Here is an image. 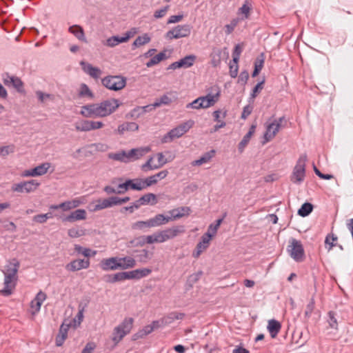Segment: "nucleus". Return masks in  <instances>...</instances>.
I'll return each instance as SVG.
<instances>
[{"label":"nucleus","instance_id":"37","mask_svg":"<svg viewBox=\"0 0 353 353\" xmlns=\"http://www.w3.org/2000/svg\"><path fill=\"white\" fill-rule=\"evenodd\" d=\"M69 31L70 33L73 34L79 40L86 41L83 30L81 26L77 25L70 26L69 28Z\"/></svg>","mask_w":353,"mask_h":353},{"label":"nucleus","instance_id":"39","mask_svg":"<svg viewBox=\"0 0 353 353\" xmlns=\"http://www.w3.org/2000/svg\"><path fill=\"white\" fill-rule=\"evenodd\" d=\"M167 58L166 54L165 52H161L158 54L153 57L149 61L146 63V66L148 68H150L154 65L158 64L161 61Z\"/></svg>","mask_w":353,"mask_h":353},{"label":"nucleus","instance_id":"12","mask_svg":"<svg viewBox=\"0 0 353 353\" xmlns=\"http://www.w3.org/2000/svg\"><path fill=\"white\" fill-rule=\"evenodd\" d=\"M39 185L40 183L37 180L31 179L15 183L12 186L11 189L13 192L19 193H31L34 192Z\"/></svg>","mask_w":353,"mask_h":353},{"label":"nucleus","instance_id":"44","mask_svg":"<svg viewBox=\"0 0 353 353\" xmlns=\"http://www.w3.org/2000/svg\"><path fill=\"white\" fill-rule=\"evenodd\" d=\"M79 95L81 97H88L90 99L94 98V94L85 83L81 84Z\"/></svg>","mask_w":353,"mask_h":353},{"label":"nucleus","instance_id":"9","mask_svg":"<svg viewBox=\"0 0 353 353\" xmlns=\"http://www.w3.org/2000/svg\"><path fill=\"white\" fill-rule=\"evenodd\" d=\"M101 83L108 90L119 91L125 87L126 78L119 75H109L101 79Z\"/></svg>","mask_w":353,"mask_h":353},{"label":"nucleus","instance_id":"61","mask_svg":"<svg viewBox=\"0 0 353 353\" xmlns=\"http://www.w3.org/2000/svg\"><path fill=\"white\" fill-rule=\"evenodd\" d=\"M14 145L0 147V156H6L10 153H12L14 152Z\"/></svg>","mask_w":353,"mask_h":353},{"label":"nucleus","instance_id":"2","mask_svg":"<svg viewBox=\"0 0 353 353\" xmlns=\"http://www.w3.org/2000/svg\"><path fill=\"white\" fill-rule=\"evenodd\" d=\"M184 232L183 226H176L148 236L145 243H163Z\"/></svg>","mask_w":353,"mask_h":353},{"label":"nucleus","instance_id":"56","mask_svg":"<svg viewBox=\"0 0 353 353\" xmlns=\"http://www.w3.org/2000/svg\"><path fill=\"white\" fill-rule=\"evenodd\" d=\"M70 326V323H65V322H63L60 327L58 335L66 339Z\"/></svg>","mask_w":353,"mask_h":353},{"label":"nucleus","instance_id":"55","mask_svg":"<svg viewBox=\"0 0 353 353\" xmlns=\"http://www.w3.org/2000/svg\"><path fill=\"white\" fill-rule=\"evenodd\" d=\"M265 61L264 54L261 53L259 56H258L254 61V68L261 70Z\"/></svg>","mask_w":353,"mask_h":353},{"label":"nucleus","instance_id":"60","mask_svg":"<svg viewBox=\"0 0 353 353\" xmlns=\"http://www.w3.org/2000/svg\"><path fill=\"white\" fill-rule=\"evenodd\" d=\"M250 9L251 5L249 3L248 1H245V3L240 8L239 10L242 14H245V18H248Z\"/></svg>","mask_w":353,"mask_h":353},{"label":"nucleus","instance_id":"10","mask_svg":"<svg viewBox=\"0 0 353 353\" xmlns=\"http://www.w3.org/2000/svg\"><path fill=\"white\" fill-rule=\"evenodd\" d=\"M285 121V117H281L278 119H274L266 125V130L264 134V142L267 143L273 139L282 127V123Z\"/></svg>","mask_w":353,"mask_h":353},{"label":"nucleus","instance_id":"11","mask_svg":"<svg viewBox=\"0 0 353 353\" xmlns=\"http://www.w3.org/2000/svg\"><path fill=\"white\" fill-rule=\"evenodd\" d=\"M192 27L190 25H178L166 32L165 37L168 39H180L189 37L191 34Z\"/></svg>","mask_w":353,"mask_h":353},{"label":"nucleus","instance_id":"6","mask_svg":"<svg viewBox=\"0 0 353 353\" xmlns=\"http://www.w3.org/2000/svg\"><path fill=\"white\" fill-rule=\"evenodd\" d=\"M152 272L149 268L137 269L130 272H120L114 274L116 282L123 281L130 279H140L148 276Z\"/></svg>","mask_w":353,"mask_h":353},{"label":"nucleus","instance_id":"5","mask_svg":"<svg viewBox=\"0 0 353 353\" xmlns=\"http://www.w3.org/2000/svg\"><path fill=\"white\" fill-rule=\"evenodd\" d=\"M306 161V154H302L299 157L290 176V179L292 183L300 184L304 181L305 176Z\"/></svg>","mask_w":353,"mask_h":353},{"label":"nucleus","instance_id":"42","mask_svg":"<svg viewBox=\"0 0 353 353\" xmlns=\"http://www.w3.org/2000/svg\"><path fill=\"white\" fill-rule=\"evenodd\" d=\"M140 201H142L143 205H147L148 203L154 205L157 202V196L153 193H148L143 195L141 197H140Z\"/></svg>","mask_w":353,"mask_h":353},{"label":"nucleus","instance_id":"15","mask_svg":"<svg viewBox=\"0 0 353 353\" xmlns=\"http://www.w3.org/2000/svg\"><path fill=\"white\" fill-rule=\"evenodd\" d=\"M287 250L290 256L296 262L303 261L305 254L302 244H289Z\"/></svg>","mask_w":353,"mask_h":353},{"label":"nucleus","instance_id":"18","mask_svg":"<svg viewBox=\"0 0 353 353\" xmlns=\"http://www.w3.org/2000/svg\"><path fill=\"white\" fill-rule=\"evenodd\" d=\"M150 151V147H141L132 148L128 152L129 162L134 161L143 157Z\"/></svg>","mask_w":353,"mask_h":353},{"label":"nucleus","instance_id":"16","mask_svg":"<svg viewBox=\"0 0 353 353\" xmlns=\"http://www.w3.org/2000/svg\"><path fill=\"white\" fill-rule=\"evenodd\" d=\"M99 266L103 271H114L119 270V256L103 259Z\"/></svg>","mask_w":353,"mask_h":353},{"label":"nucleus","instance_id":"26","mask_svg":"<svg viewBox=\"0 0 353 353\" xmlns=\"http://www.w3.org/2000/svg\"><path fill=\"white\" fill-rule=\"evenodd\" d=\"M130 37L131 34L129 32H126L124 37L112 36L106 40L105 45L108 47L113 48L121 43L128 41Z\"/></svg>","mask_w":353,"mask_h":353},{"label":"nucleus","instance_id":"17","mask_svg":"<svg viewBox=\"0 0 353 353\" xmlns=\"http://www.w3.org/2000/svg\"><path fill=\"white\" fill-rule=\"evenodd\" d=\"M90 265L88 259H76L66 265L65 268L70 272H75L81 269H86Z\"/></svg>","mask_w":353,"mask_h":353},{"label":"nucleus","instance_id":"64","mask_svg":"<svg viewBox=\"0 0 353 353\" xmlns=\"http://www.w3.org/2000/svg\"><path fill=\"white\" fill-rule=\"evenodd\" d=\"M253 110V106L250 105H247L243 108L241 118L242 119H246L249 115L251 114Z\"/></svg>","mask_w":353,"mask_h":353},{"label":"nucleus","instance_id":"40","mask_svg":"<svg viewBox=\"0 0 353 353\" xmlns=\"http://www.w3.org/2000/svg\"><path fill=\"white\" fill-rule=\"evenodd\" d=\"M151 39L148 34H144L142 36H139L133 42L132 46L134 48H138L143 46L150 41Z\"/></svg>","mask_w":353,"mask_h":353},{"label":"nucleus","instance_id":"20","mask_svg":"<svg viewBox=\"0 0 353 353\" xmlns=\"http://www.w3.org/2000/svg\"><path fill=\"white\" fill-rule=\"evenodd\" d=\"M222 221L223 219H219L216 221L215 223L210 224L207 232L203 235L202 241L201 243H209V241L212 239V237L216 234L217 230Z\"/></svg>","mask_w":353,"mask_h":353},{"label":"nucleus","instance_id":"52","mask_svg":"<svg viewBox=\"0 0 353 353\" xmlns=\"http://www.w3.org/2000/svg\"><path fill=\"white\" fill-rule=\"evenodd\" d=\"M208 244H197L195 250L192 252V256L197 259L200 256L201 252L208 248Z\"/></svg>","mask_w":353,"mask_h":353},{"label":"nucleus","instance_id":"50","mask_svg":"<svg viewBox=\"0 0 353 353\" xmlns=\"http://www.w3.org/2000/svg\"><path fill=\"white\" fill-rule=\"evenodd\" d=\"M36 94L40 102L43 103L47 100H54V96L50 94H46L43 92L38 90L36 92Z\"/></svg>","mask_w":353,"mask_h":353},{"label":"nucleus","instance_id":"3","mask_svg":"<svg viewBox=\"0 0 353 353\" xmlns=\"http://www.w3.org/2000/svg\"><path fill=\"white\" fill-rule=\"evenodd\" d=\"M155 252L154 244H137V248L131 254L139 262L146 263L154 257Z\"/></svg>","mask_w":353,"mask_h":353},{"label":"nucleus","instance_id":"4","mask_svg":"<svg viewBox=\"0 0 353 353\" xmlns=\"http://www.w3.org/2000/svg\"><path fill=\"white\" fill-rule=\"evenodd\" d=\"M194 121L188 120L176 128L170 130L162 139V142H171L173 139L182 137L184 134L189 131L193 127Z\"/></svg>","mask_w":353,"mask_h":353},{"label":"nucleus","instance_id":"36","mask_svg":"<svg viewBox=\"0 0 353 353\" xmlns=\"http://www.w3.org/2000/svg\"><path fill=\"white\" fill-rule=\"evenodd\" d=\"M93 155V150H91L90 148H88V145L77 149L74 153L72 154V157L74 159H78L79 156L83 157H89L90 156Z\"/></svg>","mask_w":353,"mask_h":353},{"label":"nucleus","instance_id":"24","mask_svg":"<svg viewBox=\"0 0 353 353\" xmlns=\"http://www.w3.org/2000/svg\"><path fill=\"white\" fill-rule=\"evenodd\" d=\"M114 196H111L104 199H99L96 201V204L94 205L93 211H99L105 208H111L114 206Z\"/></svg>","mask_w":353,"mask_h":353},{"label":"nucleus","instance_id":"57","mask_svg":"<svg viewBox=\"0 0 353 353\" xmlns=\"http://www.w3.org/2000/svg\"><path fill=\"white\" fill-rule=\"evenodd\" d=\"M242 52V48L239 44L236 45L234 51L232 52V61L234 63H238L239 60L240 54Z\"/></svg>","mask_w":353,"mask_h":353},{"label":"nucleus","instance_id":"53","mask_svg":"<svg viewBox=\"0 0 353 353\" xmlns=\"http://www.w3.org/2000/svg\"><path fill=\"white\" fill-rule=\"evenodd\" d=\"M265 83L264 80L259 82L255 87L253 88L252 92L250 94V99L253 101V99L257 96V94L261 92V90L263 88V84Z\"/></svg>","mask_w":353,"mask_h":353},{"label":"nucleus","instance_id":"14","mask_svg":"<svg viewBox=\"0 0 353 353\" xmlns=\"http://www.w3.org/2000/svg\"><path fill=\"white\" fill-rule=\"evenodd\" d=\"M196 59V57L194 54L187 55L179 61L171 63L167 68V70H176L181 68H188L194 65Z\"/></svg>","mask_w":353,"mask_h":353},{"label":"nucleus","instance_id":"34","mask_svg":"<svg viewBox=\"0 0 353 353\" xmlns=\"http://www.w3.org/2000/svg\"><path fill=\"white\" fill-rule=\"evenodd\" d=\"M215 154V150H212L208 152H205L201 157H200L199 159L195 160L192 162V165L193 166H199L201 165L203 163H206L209 162L211 159L214 156Z\"/></svg>","mask_w":353,"mask_h":353},{"label":"nucleus","instance_id":"25","mask_svg":"<svg viewBox=\"0 0 353 353\" xmlns=\"http://www.w3.org/2000/svg\"><path fill=\"white\" fill-rule=\"evenodd\" d=\"M190 212V209L188 207H180L177 208H174L168 212V214L170 216H168L169 218H171V221L179 219L184 216L189 215Z\"/></svg>","mask_w":353,"mask_h":353},{"label":"nucleus","instance_id":"54","mask_svg":"<svg viewBox=\"0 0 353 353\" xmlns=\"http://www.w3.org/2000/svg\"><path fill=\"white\" fill-rule=\"evenodd\" d=\"M314 305H315V301L314 297H312L310 302L306 306V309L305 311V316L310 317L311 314H312L314 310Z\"/></svg>","mask_w":353,"mask_h":353},{"label":"nucleus","instance_id":"59","mask_svg":"<svg viewBox=\"0 0 353 353\" xmlns=\"http://www.w3.org/2000/svg\"><path fill=\"white\" fill-rule=\"evenodd\" d=\"M239 65L238 63H230V75L232 78H236L238 74Z\"/></svg>","mask_w":353,"mask_h":353},{"label":"nucleus","instance_id":"47","mask_svg":"<svg viewBox=\"0 0 353 353\" xmlns=\"http://www.w3.org/2000/svg\"><path fill=\"white\" fill-rule=\"evenodd\" d=\"M88 148H90L94 152H105L108 150L109 147L107 144L103 143H96L88 145Z\"/></svg>","mask_w":353,"mask_h":353},{"label":"nucleus","instance_id":"38","mask_svg":"<svg viewBox=\"0 0 353 353\" xmlns=\"http://www.w3.org/2000/svg\"><path fill=\"white\" fill-rule=\"evenodd\" d=\"M327 321L329 324V327L334 330L338 329V321H337V314L334 311H330L327 313Z\"/></svg>","mask_w":353,"mask_h":353},{"label":"nucleus","instance_id":"48","mask_svg":"<svg viewBox=\"0 0 353 353\" xmlns=\"http://www.w3.org/2000/svg\"><path fill=\"white\" fill-rule=\"evenodd\" d=\"M153 159V157H150L147 161L141 165V170L144 172L157 170V164H152Z\"/></svg>","mask_w":353,"mask_h":353},{"label":"nucleus","instance_id":"45","mask_svg":"<svg viewBox=\"0 0 353 353\" xmlns=\"http://www.w3.org/2000/svg\"><path fill=\"white\" fill-rule=\"evenodd\" d=\"M172 102V99L169 97L168 94H163L159 99H157L153 103L154 107H159L161 105H169Z\"/></svg>","mask_w":353,"mask_h":353},{"label":"nucleus","instance_id":"1","mask_svg":"<svg viewBox=\"0 0 353 353\" xmlns=\"http://www.w3.org/2000/svg\"><path fill=\"white\" fill-rule=\"evenodd\" d=\"M19 261L16 259L8 261L4 268V288L1 291L3 296H10L15 288L17 281V272L19 268Z\"/></svg>","mask_w":353,"mask_h":353},{"label":"nucleus","instance_id":"58","mask_svg":"<svg viewBox=\"0 0 353 353\" xmlns=\"http://www.w3.org/2000/svg\"><path fill=\"white\" fill-rule=\"evenodd\" d=\"M146 188L143 179H134V184L132 185V190H142Z\"/></svg>","mask_w":353,"mask_h":353},{"label":"nucleus","instance_id":"29","mask_svg":"<svg viewBox=\"0 0 353 353\" xmlns=\"http://www.w3.org/2000/svg\"><path fill=\"white\" fill-rule=\"evenodd\" d=\"M139 130V125L135 122H125L119 125L117 128V132L121 135L125 132H134Z\"/></svg>","mask_w":353,"mask_h":353},{"label":"nucleus","instance_id":"13","mask_svg":"<svg viewBox=\"0 0 353 353\" xmlns=\"http://www.w3.org/2000/svg\"><path fill=\"white\" fill-rule=\"evenodd\" d=\"M2 80L5 85L13 87L20 93L24 92L23 83L20 78L6 73L3 74Z\"/></svg>","mask_w":353,"mask_h":353},{"label":"nucleus","instance_id":"30","mask_svg":"<svg viewBox=\"0 0 353 353\" xmlns=\"http://www.w3.org/2000/svg\"><path fill=\"white\" fill-rule=\"evenodd\" d=\"M256 128V125L255 124H252L250 126L248 133L243 137L241 141L239 143L238 149L241 153L243 152L245 148L246 147L248 143L250 142L252 135L255 132Z\"/></svg>","mask_w":353,"mask_h":353},{"label":"nucleus","instance_id":"23","mask_svg":"<svg viewBox=\"0 0 353 353\" xmlns=\"http://www.w3.org/2000/svg\"><path fill=\"white\" fill-rule=\"evenodd\" d=\"M136 265L134 257L126 256L123 257L119 256V270H127L132 268Z\"/></svg>","mask_w":353,"mask_h":353},{"label":"nucleus","instance_id":"27","mask_svg":"<svg viewBox=\"0 0 353 353\" xmlns=\"http://www.w3.org/2000/svg\"><path fill=\"white\" fill-rule=\"evenodd\" d=\"M86 211L83 209H78L70 213L63 219V221L74 222L76 221L85 220L86 219Z\"/></svg>","mask_w":353,"mask_h":353},{"label":"nucleus","instance_id":"32","mask_svg":"<svg viewBox=\"0 0 353 353\" xmlns=\"http://www.w3.org/2000/svg\"><path fill=\"white\" fill-rule=\"evenodd\" d=\"M281 328V323L274 319H271L268 321V324L267 326V329L268 332H270V334L272 338H275L278 333L280 332Z\"/></svg>","mask_w":353,"mask_h":353},{"label":"nucleus","instance_id":"8","mask_svg":"<svg viewBox=\"0 0 353 353\" xmlns=\"http://www.w3.org/2000/svg\"><path fill=\"white\" fill-rule=\"evenodd\" d=\"M134 320L132 318H126L123 322L114 329L112 340L117 344L132 328Z\"/></svg>","mask_w":353,"mask_h":353},{"label":"nucleus","instance_id":"46","mask_svg":"<svg viewBox=\"0 0 353 353\" xmlns=\"http://www.w3.org/2000/svg\"><path fill=\"white\" fill-rule=\"evenodd\" d=\"M50 167V163H43L41 165H39L38 166H36L34 168V169L36 172L37 176H39L46 174Z\"/></svg>","mask_w":353,"mask_h":353},{"label":"nucleus","instance_id":"33","mask_svg":"<svg viewBox=\"0 0 353 353\" xmlns=\"http://www.w3.org/2000/svg\"><path fill=\"white\" fill-rule=\"evenodd\" d=\"M150 225H152V228H154L168 223L169 221H171V218H169L168 216H164L162 214H159L156 215L154 217L150 219Z\"/></svg>","mask_w":353,"mask_h":353},{"label":"nucleus","instance_id":"31","mask_svg":"<svg viewBox=\"0 0 353 353\" xmlns=\"http://www.w3.org/2000/svg\"><path fill=\"white\" fill-rule=\"evenodd\" d=\"M218 94L216 95L208 94L205 97H200L201 108H208L212 106L218 100Z\"/></svg>","mask_w":353,"mask_h":353},{"label":"nucleus","instance_id":"21","mask_svg":"<svg viewBox=\"0 0 353 353\" xmlns=\"http://www.w3.org/2000/svg\"><path fill=\"white\" fill-rule=\"evenodd\" d=\"M46 299V294L44 292L40 291L37 293L35 298L30 303L32 314H35L40 310L41 306Z\"/></svg>","mask_w":353,"mask_h":353},{"label":"nucleus","instance_id":"19","mask_svg":"<svg viewBox=\"0 0 353 353\" xmlns=\"http://www.w3.org/2000/svg\"><path fill=\"white\" fill-rule=\"evenodd\" d=\"M80 65L83 72L94 79H99L102 74V71L99 68L94 67L89 63L82 61L80 62Z\"/></svg>","mask_w":353,"mask_h":353},{"label":"nucleus","instance_id":"35","mask_svg":"<svg viewBox=\"0 0 353 353\" xmlns=\"http://www.w3.org/2000/svg\"><path fill=\"white\" fill-rule=\"evenodd\" d=\"M108 158L117 161L129 163L128 152L125 150H121L116 153H109Z\"/></svg>","mask_w":353,"mask_h":353},{"label":"nucleus","instance_id":"51","mask_svg":"<svg viewBox=\"0 0 353 353\" xmlns=\"http://www.w3.org/2000/svg\"><path fill=\"white\" fill-rule=\"evenodd\" d=\"M239 23L238 19H234L229 24L225 26V32L227 35L230 34Z\"/></svg>","mask_w":353,"mask_h":353},{"label":"nucleus","instance_id":"63","mask_svg":"<svg viewBox=\"0 0 353 353\" xmlns=\"http://www.w3.org/2000/svg\"><path fill=\"white\" fill-rule=\"evenodd\" d=\"M68 235L72 238L81 236L83 234V231L79 228H71L68 230Z\"/></svg>","mask_w":353,"mask_h":353},{"label":"nucleus","instance_id":"28","mask_svg":"<svg viewBox=\"0 0 353 353\" xmlns=\"http://www.w3.org/2000/svg\"><path fill=\"white\" fill-rule=\"evenodd\" d=\"M185 314L178 312H172L161 318V324L167 325L173 323L175 320H181L184 318Z\"/></svg>","mask_w":353,"mask_h":353},{"label":"nucleus","instance_id":"49","mask_svg":"<svg viewBox=\"0 0 353 353\" xmlns=\"http://www.w3.org/2000/svg\"><path fill=\"white\" fill-rule=\"evenodd\" d=\"M156 156H157V160H158V163L157 164V167H156V168H157V169L162 168L164 165H165L166 163H168V162H170L172 160V159H168L165 158V157L162 152L157 153Z\"/></svg>","mask_w":353,"mask_h":353},{"label":"nucleus","instance_id":"62","mask_svg":"<svg viewBox=\"0 0 353 353\" xmlns=\"http://www.w3.org/2000/svg\"><path fill=\"white\" fill-rule=\"evenodd\" d=\"M249 79L248 72L246 70L242 71L238 78V83L245 85Z\"/></svg>","mask_w":353,"mask_h":353},{"label":"nucleus","instance_id":"22","mask_svg":"<svg viewBox=\"0 0 353 353\" xmlns=\"http://www.w3.org/2000/svg\"><path fill=\"white\" fill-rule=\"evenodd\" d=\"M80 113L87 118H98L97 103H91L82 106Z\"/></svg>","mask_w":353,"mask_h":353},{"label":"nucleus","instance_id":"7","mask_svg":"<svg viewBox=\"0 0 353 353\" xmlns=\"http://www.w3.org/2000/svg\"><path fill=\"white\" fill-rule=\"evenodd\" d=\"M97 105L98 109V117H105L115 112L120 106V103L118 99L112 98L104 100L100 103H97Z\"/></svg>","mask_w":353,"mask_h":353},{"label":"nucleus","instance_id":"41","mask_svg":"<svg viewBox=\"0 0 353 353\" xmlns=\"http://www.w3.org/2000/svg\"><path fill=\"white\" fill-rule=\"evenodd\" d=\"M313 210V205L310 203H303L301 208L298 210V214L305 217L309 215Z\"/></svg>","mask_w":353,"mask_h":353},{"label":"nucleus","instance_id":"43","mask_svg":"<svg viewBox=\"0 0 353 353\" xmlns=\"http://www.w3.org/2000/svg\"><path fill=\"white\" fill-rule=\"evenodd\" d=\"M75 129L80 132H88L91 130L90 121L84 120L75 123Z\"/></svg>","mask_w":353,"mask_h":353}]
</instances>
